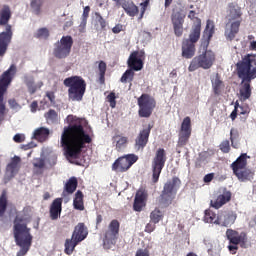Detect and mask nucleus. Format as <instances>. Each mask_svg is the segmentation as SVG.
<instances>
[{
	"label": "nucleus",
	"instance_id": "obj_1",
	"mask_svg": "<svg viewBox=\"0 0 256 256\" xmlns=\"http://www.w3.org/2000/svg\"><path fill=\"white\" fill-rule=\"evenodd\" d=\"M69 127H65L61 136V145L64 147L67 159H77L85 143L91 141V136L79 125V119L73 115L66 118Z\"/></svg>",
	"mask_w": 256,
	"mask_h": 256
},
{
	"label": "nucleus",
	"instance_id": "obj_2",
	"mask_svg": "<svg viewBox=\"0 0 256 256\" xmlns=\"http://www.w3.org/2000/svg\"><path fill=\"white\" fill-rule=\"evenodd\" d=\"M238 77L242 79V86L240 87L239 99L240 101H247L251 97V85L249 81L256 77V60L255 55L245 56L241 62L237 64Z\"/></svg>",
	"mask_w": 256,
	"mask_h": 256
},
{
	"label": "nucleus",
	"instance_id": "obj_3",
	"mask_svg": "<svg viewBox=\"0 0 256 256\" xmlns=\"http://www.w3.org/2000/svg\"><path fill=\"white\" fill-rule=\"evenodd\" d=\"M27 218L18 215L14 220L13 225V235L14 241L20 250L17 252L16 256H25L29 253L31 245L33 244V234H31V228L27 227Z\"/></svg>",
	"mask_w": 256,
	"mask_h": 256
},
{
	"label": "nucleus",
	"instance_id": "obj_4",
	"mask_svg": "<svg viewBox=\"0 0 256 256\" xmlns=\"http://www.w3.org/2000/svg\"><path fill=\"white\" fill-rule=\"evenodd\" d=\"M226 19L224 35L227 41H233L241 27V8L237 4H231Z\"/></svg>",
	"mask_w": 256,
	"mask_h": 256
},
{
	"label": "nucleus",
	"instance_id": "obj_5",
	"mask_svg": "<svg viewBox=\"0 0 256 256\" xmlns=\"http://www.w3.org/2000/svg\"><path fill=\"white\" fill-rule=\"evenodd\" d=\"M9 19H11V9L9 6H3L0 10V25L5 26V31L0 33V57H4L7 53V48L13 37L11 25L7 24L9 23Z\"/></svg>",
	"mask_w": 256,
	"mask_h": 256
},
{
	"label": "nucleus",
	"instance_id": "obj_6",
	"mask_svg": "<svg viewBox=\"0 0 256 256\" xmlns=\"http://www.w3.org/2000/svg\"><path fill=\"white\" fill-rule=\"evenodd\" d=\"M65 87H68V98L70 101H82L85 95L87 84L79 76L68 77L64 80Z\"/></svg>",
	"mask_w": 256,
	"mask_h": 256
},
{
	"label": "nucleus",
	"instance_id": "obj_7",
	"mask_svg": "<svg viewBox=\"0 0 256 256\" xmlns=\"http://www.w3.org/2000/svg\"><path fill=\"white\" fill-rule=\"evenodd\" d=\"M200 54L192 59L188 67L191 73L197 69H211L215 63V52L207 50V47H202Z\"/></svg>",
	"mask_w": 256,
	"mask_h": 256
},
{
	"label": "nucleus",
	"instance_id": "obj_8",
	"mask_svg": "<svg viewBox=\"0 0 256 256\" xmlns=\"http://www.w3.org/2000/svg\"><path fill=\"white\" fill-rule=\"evenodd\" d=\"M15 73H17V67L11 65L0 77V123L5 119V102L3 101V95H5L7 87L11 85Z\"/></svg>",
	"mask_w": 256,
	"mask_h": 256
},
{
	"label": "nucleus",
	"instance_id": "obj_9",
	"mask_svg": "<svg viewBox=\"0 0 256 256\" xmlns=\"http://www.w3.org/2000/svg\"><path fill=\"white\" fill-rule=\"evenodd\" d=\"M73 47V38L71 36H63L57 43L54 49V55L58 59H65L69 57Z\"/></svg>",
	"mask_w": 256,
	"mask_h": 256
},
{
	"label": "nucleus",
	"instance_id": "obj_10",
	"mask_svg": "<svg viewBox=\"0 0 256 256\" xmlns=\"http://www.w3.org/2000/svg\"><path fill=\"white\" fill-rule=\"evenodd\" d=\"M155 99L147 94H143L138 98V107H139V116L140 117H151V113H153V109H155Z\"/></svg>",
	"mask_w": 256,
	"mask_h": 256
},
{
	"label": "nucleus",
	"instance_id": "obj_11",
	"mask_svg": "<svg viewBox=\"0 0 256 256\" xmlns=\"http://www.w3.org/2000/svg\"><path fill=\"white\" fill-rule=\"evenodd\" d=\"M179 185H181V181L178 178H173L164 185L162 193V201L164 204L171 205V201L175 199Z\"/></svg>",
	"mask_w": 256,
	"mask_h": 256
},
{
	"label": "nucleus",
	"instance_id": "obj_12",
	"mask_svg": "<svg viewBox=\"0 0 256 256\" xmlns=\"http://www.w3.org/2000/svg\"><path fill=\"white\" fill-rule=\"evenodd\" d=\"M165 161H167V157L165 156V150L160 148L157 150L154 160L152 162V177L154 183H157V181H159L161 171H163V167H165Z\"/></svg>",
	"mask_w": 256,
	"mask_h": 256
},
{
	"label": "nucleus",
	"instance_id": "obj_13",
	"mask_svg": "<svg viewBox=\"0 0 256 256\" xmlns=\"http://www.w3.org/2000/svg\"><path fill=\"white\" fill-rule=\"evenodd\" d=\"M117 235H119V221L112 220L108 225V229L105 233L104 248L111 249V247L115 245Z\"/></svg>",
	"mask_w": 256,
	"mask_h": 256
},
{
	"label": "nucleus",
	"instance_id": "obj_14",
	"mask_svg": "<svg viewBox=\"0 0 256 256\" xmlns=\"http://www.w3.org/2000/svg\"><path fill=\"white\" fill-rule=\"evenodd\" d=\"M137 155L135 154H128L126 156H122L118 158L112 165V169L114 171H119L120 173H123V171H127L131 165L134 163H137Z\"/></svg>",
	"mask_w": 256,
	"mask_h": 256
},
{
	"label": "nucleus",
	"instance_id": "obj_15",
	"mask_svg": "<svg viewBox=\"0 0 256 256\" xmlns=\"http://www.w3.org/2000/svg\"><path fill=\"white\" fill-rule=\"evenodd\" d=\"M191 118L189 116L185 117L181 123L179 137H178V147H185L189 137H191Z\"/></svg>",
	"mask_w": 256,
	"mask_h": 256
},
{
	"label": "nucleus",
	"instance_id": "obj_16",
	"mask_svg": "<svg viewBox=\"0 0 256 256\" xmlns=\"http://www.w3.org/2000/svg\"><path fill=\"white\" fill-rule=\"evenodd\" d=\"M21 169V157L14 156L10 159V162L6 166L5 181H11Z\"/></svg>",
	"mask_w": 256,
	"mask_h": 256
},
{
	"label": "nucleus",
	"instance_id": "obj_17",
	"mask_svg": "<svg viewBox=\"0 0 256 256\" xmlns=\"http://www.w3.org/2000/svg\"><path fill=\"white\" fill-rule=\"evenodd\" d=\"M226 237L232 245H240L241 247H247V234L245 232H238L233 229L226 231Z\"/></svg>",
	"mask_w": 256,
	"mask_h": 256
},
{
	"label": "nucleus",
	"instance_id": "obj_18",
	"mask_svg": "<svg viewBox=\"0 0 256 256\" xmlns=\"http://www.w3.org/2000/svg\"><path fill=\"white\" fill-rule=\"evenodd\" d=\"M231 201V192L229 191H222L218 192L213 195L210 205L214 209H221L223 205H226V203H229Z\"/></svg>",
	"mask_w": 256,
	"mask_h": 256
},
{
	"label": "nucleus",
	"instance_id": "obj_19",
	"mask_svg": "<svg viewBox=\"0 0 256 256\" xmlns=\"http://www.w3.org/2000/svg\"><path fill=\"white\" fill-rule=\"evenodd\" d=\"M143 59H145V52L135 51L130 55L128 65L134 71H141L143 69Z\"/></svg>",
	"mask_w": 256,
	"mask_h": 256
},
{
	"label": "nucleus",
	"instance_id": "obj_20",
	"mask_svg": "<svg viewBox=\"0 0 256 256\" xmlns=\"http://www.w3.org/2000/svg\"><path fill=\"white\" fill-rule=\"evenodd\" d=\"M171 21L174 29V35L181 37L183 35V23H185V14L174 12L171 16Z\"/></svg>",
	"mask_w": 256,
	"mask_h": 256
},
{
	"label": "nucleus",
	"instance_id": "obj_21",
	"mask_svg": "<svg viewBox=\"0 0 256 256\" xmlns=\"http://www.w3.org/2000/svg\"><path fill=\"white\" fill-rule=\"evenodd\" d=\"M247 159H249V157L247 156V154H242L234 163H232L231 167L233 169V173L234 175H236V177H239L240 179L243 177L241 176V171H245L247 168Z\"/></svg>",
	"mask_w": 256,
	"mask_h": 256
},
{
	"label": "nucleus",
	"instance_id": "obj_22",
	"mask_svg": "<svg viewBox=\"0 0 256 256\" xmlns=\"http://www.w3.org/2000/svg\"><path fill=\"white\" fill-rule=\"evenodd\" d=\"M237 220L235 212H219L218 225L221 227H231Z\"/></svg>",
	"mask_w": 256,
	"mask_h": 256
},
{
	"label": "nucleus",
	"instance_id": "obj_23",
	"mask_svg": "<svg viewBox=\"0 0 256 256\" xmlns=\"http://www.w3.org/2000/svg\"><path fill=\"white\" fill-rule=\"evenodd\" d=\"M150 133H151V126H145L143 130L140 131L135 142V149H137V151H140V149H143V147L147 145V141H149Z\"/></svg>",
	"mask_w": 256,
	"mask_h": 256
},
{
	"label": "nucleus",
	"instance_id": "obj_24",
	"mask_svg": "<svg viewBox=\"0 0 256 256\" xmlns=\"http://www.w3.org/2000/svg\"><path fill=\"white\" fill-rule=\"evenodd\" d=\"M150 133H151V126H145L143 130L140 131L135 142V149H137V151H140V149H143V147L147 145V141H149Z\"/></svg>",
	"mask_w": 256,
	"mask_h": 256
},
{
	"label": "nucleus",
	"instance_id": "obj_25",
	"mask_svg": "<svg viewBox=\"0 0 256 256\" xmlns=\"http://www.w3.org/2000/svg\"><path fill=\"white\" fill-rule=\"evenodd\" d=\"M213 35H215V22L207 20L206 27L203 32V41L201 47H208L209 41H211Z\"/></svg>",
	"mask_w": 256,
	"mask_h": 256
},
{
	"label": "nucleus",
	"instance_id": "obj_26",
	"mask_svg": "<svg viewBox=\"0 0 256 256\" xmlns=\"http://www.w3.org/2000/svg\"><path fill=\"white\" fill-rule=\"evenodd\" d=\"M147 203V191L145 189H140L137 191L135 200H134V210L140 212L143 211Z\"/></svg>",
	"mask_w": 256,
	"mask_h": 256
},
{
	"label": "nucleus",
	"instance_id": "obj_27",
	"mask_svg": "<svg viewBox=\"0 0 256 256\" xmlns=\"http://www.w3.org/2000/svg\"><path fill=\"white\" fill-rule=\"evenodd\" d=\"M129 143V138L123 134H115L112 137V145L115 147L116 151H123L127 148Z\"/></svg>",
	"mask_w": 256,
	"mask_h": 256
},
{
	"label": "nucleus",
	"instance_id": "obj_28",
	"mask_svg": "<svg viewBox=\"0 0 256 256\" xmlns=\"http://www.w3.org/2000/svg\"><path fill=\"white\" fill-rule=\"evenodd\" d=\"M199 37H201V19L196 18L189 34V43L195 44L199 41Z\"/></svg>",
	"mask_w": 256,
	"mask_h": 256
},
{
	"label": "nucleus",
	"instance_id": "obj_29",
	"mask_svg": "<svg viewBox=\"0 0 256 256\" xmlns=\"http://www.w3.org/2000/svg\"><path fill=\"white\" fill-rule=\"evenodd\" d=\"M24 82L28 88V92L30 93V95L37 93V91H39V89L43 87V82H35V79L31 75H26L24 77Z\"/></svg>",
	"mask_w": 256,
	"mask_h": 256
},
{
	"label": "nucleus",
	"instance_id": "obj_30",
	"mask_svg": "<svg viewBox=\"0 0 256 256\" xmlns=\"http://www.w3.org/2000/svg\"><path fill=\"white\" fill-rule=\"evenodd\" d=\"M87 235H89V231L85 227L84 223H78V225L74 228V232L72 234V239L81 243L84 239H87Z\"/></svg>",
	"mask_w": 256,
	"mask_h": 256
},
{
	"label": "nucleus",
	"instance_id": "obj_31",
	"mask_svg": "<svg viewBox=\"0 0 256 256\" xmlns=\"http://www.w3.org/2000/svg\"><path fill=\"white\" fill-rule=\"evenodd\" d=\"M63 200L61 198L55 199L50 206V217L51 219H59L61 217Z\"/></svg>",
	"mask_w": 256,
	"mask_h": 256
},
{
	"label": "nucleus",
	"instance_id": "obj_32",
	"mask_svg": "<svg viewBox=\"0 0 256 256\" xmlns=\"http://www.w3.org/2000/svg\"><path fill=\"white\" fill-rule=\"evenodd\" d=\"M195 56V44L189 42V40H184L182 43V57L185 59H191Z\"/></svg>",
	"mask_w": 256,
	"mask_h": 256
},
{
	"label": "nucleus",
	"instance_id": "obj_33",
	"mask_svg": "<svg viewBox=\"0 0 256 256\" xmlns=\"http://www.w3.org/2000/svg\"><path fill=\"white\" fill-rule=\"evenodd\" d=\"M49 137V130L46 127H40L34 130L33 138L43 143Z\"/></svg>",
	"mask_w": 256,
	"mask_h": 256
},
{
	"label": "nucleus",
	"instance_id": "obj_34",
	"mask_svg": "<svg viewBox=\"0 0 256 256\" xmlns=\"http://www.w3.org/2000/svg\"><path fill=\"white\" fill-rule=\"evenodd\" d=\"M204 223H213L214 225H219V212L215 214V212L211 210H205Z\"/></svg>",
	"mask_w": 256,
	"mask_h": 256
},
{
	"label": "nucleus",
	"instance_id": "obj_35",
	"mask_svg": "<svg viewBox=\"0 0 256 256\" xmlns=\"http://www.w3.org/2000/svg\"><path fill=\"white\" fill-rule=\"evenodd\" d=\"M163 217H165V213L161 211L159 208H155L150 213V221L151 223L157 224L159 221H163Z\"/></svg>",
	"mask_w": 256,
	"mask_h": 256
},
{
	"label": "nucleus",
	"instance_id": "obj_36",
	"mask_svg": "<svg viewBox=\"0 0 256 256\" xmlns=\"http://www.w3.org/2000/svg\"><path fill=\"white\" fill-rule=\"evenodd\" d=\"M78 243L79 241L75 240L73 236L71 237V239H67L65 242V250H64L66 255L73 254V251H75V247H77Z\"/></svg>",
	"mask_w": 256,
	"mask_h": 256
},
{
	"label": "nucleus",
	"instance_id": "obj_37",
	"mask_svg": "<svg viewBox=\"0 0 256 256\" xmlns=\"http://www.w3.org/2000/svg\"><path fill=\"white\" fill-rule=\"evenodd\" d=\"M73 206L74 209H77L78 211H83L85 209V206L83 204V193L81 191H78L76 193Z\"/></svg>",
	"mask_w": 256,
	"mask_h": 256
},
{
	"label": "nucleus",
	"instance_id": "obj_38",
	"mask_svg": "<svg viewBox=\"0 0 256 256\" xmlns=\"http://www.w3.org/2000/svg\"><path fill=\"white\" fill-rule=\"evenodd\" d=\"M122 7L129 17H135V15L139 13V8H137L132 2L123 4Z\"/></svg>",
	"mask_w": 256,
	"mask_h": 256
},
{
	"label": "nucleus",
	"instance_id": "obj_39",
	"mask_svg": "<svg viewBox=\"0 0 256 256\" xmlns=\"http://www.w3.org/2000/svg\"><path fill=\"white\" fill-rule=\"evenodd\" d=\"M5 211H7V191H3L0 195V217L5 215Z\"/></svg>",
	"mask_w": 256,
	"mask_h": 256
},
{
	"label": "nucleus",
	"instance_id": "obj_40",
	"mask_svg": "<svg viewBox=\"0 0 256 256\" xmlns=\"http://www.w3.org/2000/svg\"><path fill=\"white\" fill-rule=\"evenodd\" d=\"M210 247H208V251L211 254H217V253H221V243L219 242V240H213L209 243Z\"/></svg>",
	"mask_w": 256,
	"mask_h": 256
},
{
	"label": "nucleus",
	"instance_id": "obj_41",
	"mask_svg": "<svg viewBox=\"0 0 256 256\" xmlns=\"http://www.w3.org/2000/svg\"><path fill=\"white\" fill-rule=\"evenodd\" d=\"M47 123H57L59 121V116L57 115V112L55 110H49L45 115H44Z\"/></svg>",
	"mask_w": 256,
	"mask_h": 256
},
{
	"label": "nucleus",
	"instance_id": "obj_42",
	"mask_svg": "<svg viewBox=\"0 0 256 256\" xmlns=\"http://www.w3.org/2000/svg\"><path fill=\"white\" fill-rule=\"evenodd\" d=\"M65 189L67 193H73L75 189H77V178L72 177L65 185Z\"/></svg>",
	"mask_w": 256,
	"mask_h": 256
},
{
	"label": "nucleus",
	"instance_id": "obj_43",
	"mask_svg": "<svg viewBox=\"0 0 256 256\" xmlns=\"http://www.w3.org/2000/svg\"><path fill=\"white\" fill-rule=\"evenodd\" d=\"M41 5H43V0H31L30 7L35 15L41 13Z\"/></svg>",
	"mask_w": 256,
	"mask_h": 256
},
{
	"label": "nucleus",
	"instance_id": "obj_44",
	"mask_svg": "<svg viewBox=\"0 0 256 256\" xmlns=\"http://www.w3.org/2000/svg\"><path fill=\"white\" fill-rule=\"evenodd\" d=\"M230 139H231L232 147H234V149H237V147H239V142H238L239 132L236 129H231Z\"/></svg>",
	"mask_w": 256,
	"mask_h": 256
},
{
	"label": "nucleus",
	"instance_id": "obj_45",
	"mask_svg": "<svg viewBox=\"0 0 256 256\" xmlns=\"http://www.w3.org/2000/svg\"><path fill=\"white\" fill-rule=\"evenodd\" d=\"M212 87L215 93H219L221 91V87H223V82L220 81L218 75H214L212 77Z\"/></svg>",
	"mask_w": 256,
	"mask_h": 256
},
{
	"label": "nucleus",
	"instance_id": "obj_46",
	"mask_svg": "<svg viewBox=\"0 0 256 256\" xmlns=\"http://www.w3.org/2000/svg\"><path fill=\"white\" fill-rule=\"evenodd\" d=\"M133 77H135V72L133 71V69H128L121 77V82L131 83V81H133Z\"/></svg>",
	"mask_w": 256,
	"mask_h": 256
},
{
	"label": "nucleus",
	"instance_id": "obj_47",
	"mask_svg": "<svg viewBox=\"0 0 256 256\" xmlns=\"http://www.w3.org/2000/svg\"><path fill=\"white\" fill-rule=\"evenodd\" d=\"M240 175L241 178L239 176H236L237 179H239L240 181H251V179H253V173L249 169L241 170Z\"/></svg>",
	"mask_w": 256,
	"mask_h": 256
},
{
	"label": "nucleus",
	"instance_id": "obj_48",
	"mask_svg": "<svg viewBox=\"0 0 256 256\" xmlns=\"http://www.w3.org/2000/svg\"><path fill=\"white\" fill-rule=\"evenodd\" d=\"M234 109H236L240 115H247V113H249V105L247 104L240 105L239 102H236Z\"/></svg>",
	"mask_w": 256,
	"mask_h": 256
},
{
	"label": "nucleus",
	"instance_id": "obj_49",
	"mask_svg": "<svg viewBox=\"0 0 256 256\" xmlns=\"http://www.w3.org/2000/svg\"><path fill=\"white\" fill-rule=\"evenodd\" d=\"M33 165L36 173H41V169L45 167V160L42 158H36L33 161Z\"/></svg>",
	"mask_w": 256,
	"mask_h": 256
},
{
	"label": "nucleus",
	"instance_id": "obj_50",
	"mask_svg": "<svg viewBox=\"0 0 256 256\" xmlns=\"http://www.w3.org/2000/svg\"><path fill=\"white\" fill-rule=\"evenodd\" d=\"M35 36L38 37V39H47V37H49V29L40 28L36 31Z\"/></svg>",
	"mask_w": 256,
	"mask_h": 256
},
{
	"label": "nucleus",
	"instance_id": "obj_51",
	"mask_svg": "<svg viewBox=\"0 0 256 256\" xmlns=\"http://www.w3.org/2000/svg\"><path fill=\"white\" fill-rule=\"evenodd\" d=\"M117 97L115 96V93L111 92L108 96H107V101L110 103V107H112V109H115V106L117 105V102L115 101Z\"/></svg>",
	"mask_w": 256,
	"mask_h": 256
},
{
	"label": "nucleus",
	"instance_id": "obj_52",
	"mask_svg": "<svg viewBox=\"0 0 256 256\" xmlns=\"http://www.w3.org/2000/svg\"><path fill=\"white\" fill-rule=\"evenodd\" d=\"M44 101H50L52 105H55V93L47 92Z\"/></svg>",
	"mask_w": 256,
	"mask_h": 256
},
{
	"label": "nucleus",
	"instance_id": "obj_53",
	"mask_svg": "<svg viewBox=\"0 0 256 256\" xmlns=\"http://www.w3.org/2000/svg\"><path fill=\"white\" fill-rule=\"evenodd\" d=\"M141 9H140V17L139 19H143V15H145V11H147V5H149V1H144L143 3L140 4Z\"/></svg>",
	"mask_w": 256,
	"mask_h": 256
},
{
	"label": "nucleus",
	"instance_id": "obj_54",
	"mask_svg": "<svg viewBox=\"0 0 256 256\" xmlns=\"http://www.w3.org/2000/svg\"><path fill=\"white\" fill-rule=\"evenodd\" d=\"M149 250L147 248H140L136 251L135 256H149Z\"/></svg>",
	"mask_w": 256,
	"mask_h": 256
},
{
	"label": "nucleus",
	"instance_id": "obj_55",
	"mask_svg": "<svg viewBox=\"0 0 256 256\" xmlns=\"http://www.w3.org/2000/svg\"><path fill=\"white\" fill-rule=\"evenodd\" d=\"M99 71H100V76L104 77L105 75V71H107V64H105V62L101 61L99 63Z\"/></svg>",
	"mask_w": 256,
	"mask_h": 256
},
{
	"label": "nucleus",
	"instance_id": "obj_56",
	"mask_svg": "<svg viewBox=\"0 0 256 256\" xmlns=\"http://www.w3.org/2000/svg\"><path fill=\"white\" fill-rule=\"evenodd\" d=\"M220 149L221 151H223V153H229V149H230L229 141L222 142L220 145Z\"/></svg>",
	"mask_w": 256,
	"mask_h": 256
},
{
	"label": "nucleus",
	"instance_id": "obj_57",
	"mask_svg": "<svg viewBox=\"0 0 256 256\" xmlns=\"http://www.w3.org/2000/svg\"><path fill=\"white\" fill-rule=\"evenodd\" d=\"M13 140L15 141V143H23V141H25V135H23V134H16L13 137Z\"/></svg>",
	"mask_w": 256,
	"mask_h": 256
},
{
	"label": "nucleus",
	"instance_id": "obj_58",
	"mask_svg": "<svg viewBox=\"0 0 256 256\" xmlns=\"http://www.w3.org/2000/svg\"><path fill=\"white\" fill-rule=\"evenodd\" d=\"M9 106L11 109H14V111H19V109H21V106L17 104L15 100H9Z\"/></svg>",
	"mask_w": 256,
	"mask_h": 256
},
{
	"label": "nucleus",
	"instance_id": "obj_59",
	"mask_svg": "<svg viewBox=\"0 0 256 256\" xmlns=\"http://www.w3.org/2000/svg\"><path fill=\"white\" fill-rule=\"evenodd\" d=\"M155 223H148L145 227L146 233H153L155 231Z\"/></svg>",
	"mask_w": 256,
	"mask_h": 256
},
{
	"label": "nucleus",
	"instance_id": "obj_60",
	"mask_svg": "<svg viewBox=\"0 0 256 256\" xmlns=\"http://www.w3.org/2000/svg\"><path fill=\"white\" fill-rule=\"evenodd\" d=\"M239 244H231L228 246V249L230 251V253H232L233 255H235L237 253V249H239V246H237Z\"/></svg>",
	"mask_w": 256,
	"mask_h": 256
},
{
	"label": "nucleus",
	"instance_id": "obj_61",
	"mask_svg": "<svg viewBox=\"0 0 256 256\" xmlns=\"http://www.w3.org/2000/svg\"><path fill=\"white\" fill-rule=\"evenodd\" d=\"M91 11V8L89 6H86L84 8L83 14H82V20L87 21V17H89V12Z\"/></svg>",
	"mask_w": 256,
	"mask_h": 256
},
{
	"label": "nucleus",
	"instance_id": "obj_62",
	"mask_svg": "<svg viewBox=\"0 0 256 256\" xmlns=\"http://www.w3.org/2000/svg\"><path fill=\"white\" fill-rule=\"evenodd\" d=\"M87 27V20H82L78 29L79 33H85V28Z\"/></svg>",
	"mask_w": 256,
	"mask_h": 256
},
{
	"label": "nucleus",
	"instance_id": "obj_63",
	"mask_svg": "<svg viewBox=\"0 0 256 256\" xmlns=\"http://www.w3.org/2000/svg\"><path fill=\"white\" fill-rule=\"evenodd\" d=\"M213 177H215V174L210 173L204 176V183H211L213 181Z\"/></svg>",
	"mask_w": 256,
	"mask_h": 256
},
{
	"label": "nucleus",
	"instance_id": "obj_64",
	"mask_svg": "<svg viewBox=\"0 0 256 256\" xmlns=\"http://www.w3.org/2000/svg\"><path fill=\"white\" fill-rule=\"evenodd\" d=\"M249 225L256 229V215L250 220Z\"/></svg>",
	"mask_w": 256,
	"mask_h": 256
}]
</instances>
